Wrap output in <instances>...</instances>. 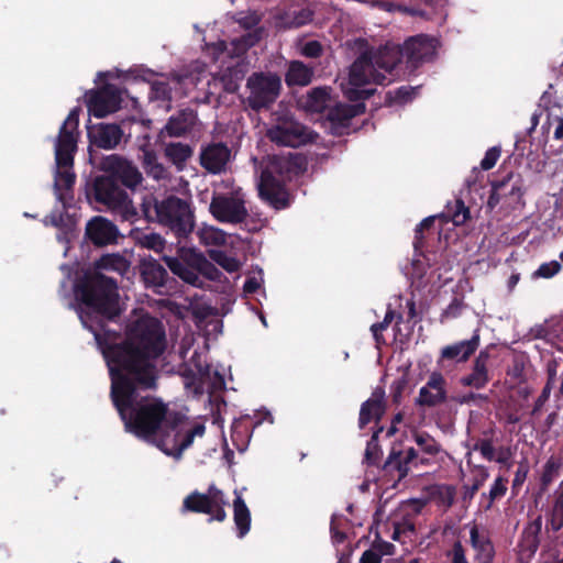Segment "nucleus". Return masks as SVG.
<instances>
[{
	"label": "nucleus",
	"mask_w": 563,
	"mask_h": 563,
	"mask_svg": "<svg viewBox=\"0 0 563 563\" xmlns=\"http://www.w3.org/2000/svg\"><path fill=\"white\" fill-rule=\"evenodd\" d=\"M165 349L164 325L151 316L137 319L121 343L108 342L113 406L126 431L155 445L159 444L176 413L170 412L159 398L141 396L139 390L157 388L159 372L154 362Z\"/></svg>",
	"instance_id": "f257e3e1"
},
{
	"label": "nucleus",
	"mask_w": 563,
	"mask_h": 563,
	"mask_svg": "<svg viewBox=\"0 0 563 563\" xmlns=\"http://www.w3.org/2000/svg\"><path fill=\"white\" fill-rule=\"evenodd\" d=\"M106 253L92 266L82 269L74 283V306L84 328L93 334L106 361Z\"/></svg>",
	"instance_id": "f03ea898"
},
{
	"label": "nucleus",
	"mask_w": 563,
	"mask_h": 563,
	"mask_svg": "<svg viewBox=\"0 0 563 563\" xmlns=\"http://www.w3.org/2000/svg\"><path fill=\"white\" fill-rule=\"evenodd\" d=\"M308 161L301 153L269 156L263 166L258 183V195L262 200L275 209L289 206V195L285 183L307 170Z\"/></svg>",
	"instance_id": "7ed1b4c3"
},
{
	"label": "nucleus",
	"mask_w": 563,
	"mask_h": 563,
	"mask_svg": "<svg viewBox=\"0 0 563 563\" xmlns=\"http://www.w3.org/2000/svg\"><path fill=\"white\" fill-rule=\"evenodd\" d=\"M141 180L142 174L131 161L118 154L108 155V210L124 220L132 219L135 209L129 194L120 186L134 190Z\"/></svg>",
	"instance_id": "20e7f679"
},
{
	"label": "nucleus",
	"mask_w": 563,
	"mask_h": 563,
	"mask_svg": "<svg viewBox=\"0 0 563 563\" xmlns=\"http://www.w3.org/2000/svg\"><path fill=\"white\" fill-rule=\"evenodd\" d=\"M332 91L328 86L313 87L297 99V106L311 114L327 111V120L331 123V128L336 134H342V130L350 126L354 117L365 112V104L340 102L332 96Z\"/></svg>",
	"instance_id": "39448f33"
},
{
	"label": "nucleus",
	"mask_w": 563,
	"mask_h": 563,
	"mask_svg": "<svg viewBox=\"0 0 563 563\" xmlns=\"http://www.w3.org/2000/svg\"><path fill=\"white\" fill-rule=\"evenodd\" d=\"M142 212L146 220L157 221L167 227L178 238L187 236L195 227L190 205L176 196H169L162 201L150 196L142 202Z\"/></svg>",
	"instance_id": "423d86ee"
},
{
	"label": "nucleus",
	"mask_w": 563,
	"mask_h": 563,
	"mask_svg": "<svg viewBox=\"0 0 563 563\" xmlns=\"http://www.w3.org/2000/svg\"><path fill=\"white\" fill-rule=\"evenodd\" d=\"M360 55L350 67L349 88L344 89V95L351 101H362L368 99L375 93L374 88H366L371 84L385 85L387 77L378 71L371 47L364 38H357L354 43Z\"/></svg>",
	"instance_id": "0eeeda50"
},
{
	"label": "nucleus",
	"mask_w": 563,
	"mask_h": 563,
	"mask_svg": "<svg viewBox=\"0 0 563 563\" xmlns=\"http://www.w3.org/2000/svg\"><path fill=\"white\" fill-rule=\"evenodd\" d=\"M87 135L89 162L99 174L91 173L87 178L85 196L91 206L95 203L106 206V156L101 152L106 150V122L92 124L89 121Z\"/></svg>",
	"instance_id": "6e6552de"
},
{
	"label": "nucleus",
	"mask_w": 563,
	"mask_h": 563,
	"mask_svg": "<svg viewBox=\"0 0 563 563\" xmlns=\"http://www.w3.org/2000/svg\"><path fill=\"white\" fill-rule=\"evenodd\" d=\"M163 260L174 275L195 287H203L200 275L213 282H221L224 277L223 273L209 262L203 254L192 250L184 252L181 258L164 256Z\"/></svg>",
	"instance_id": "1a4fd4ad"
},
{
	"label": "nucleus",
	"mask_w": 563,
	"mask_h": 563,
	"mask_svg": "<svg viewBox=\"0 0 563 563\" xmlns=\"http://www.w3.org/2000/svg\"><path fill=\"white\" fill-rule=\"evenodd\" d=\"M250 93L246 98L249 107L254 111L269 109L282 91V79L276 73H253L246 81Z\"/></svg>",
	"instance_id": "9d476101"
},
{
	"label": "nucleus",
	"mask_w": 563,
	"mask_h": 563,
	"mask_svg": "<svg viewBox=\"0 0 563 563\" xmlns=\"http://www.w3.org/2000/svg\"><path fill=\"white\" fill-rule=\"evenodd\" d=\"M266 135L271 142L290 147L313 143L319 136L318 133L289 117L278 118L276 123L267 130Z\"/></svg>",
	"instance_id": "9b49d317"
},
{
	"label": "nucleus",
	"mask_w": 563,
	"mask_h": 563,
	"mask_svg": "<svg viewBox=\"0 0 563 563\" xmlns=\"http://www.w3.org/2000/svg\"><path fill=\"white\" fill-rule=\"evenodd\" d=\"M205 430L202 423H197L191 429L185 430L181 417L176 413L157 446L167 455L179 459L183 452L192 444L195 437H202Z\"/></svg>",
	"instance_id": "f8f14e48"
},
{
	"label": "nucleus",
	"mask_w": 563,
	"mask_h": 563,
	"mask_svg": "<svg viewBox=\"0 0 563 563\" xmlns=\"http://www.w3.org/2000/svg\"><path fill=\"white\" fill-rule=\"evenodd\" d=\"M492 190L486 202V208L493 211L498 205L505 208H515L523 205V180L520 175L508 173L501 179L490 183Z\"/></svg>",
	"instance_id": "ddd939ff"
},
{
	"label": "nucleus",
	"mask_w": 563,
	"mask_h": 563,
	"mask_svg": "<svg viewBox=\"0 0 563 563\" xmlns=\"http://www.w3.org/2000/svg\"><path fill=\"white\" fill-rule=\"evenodd\" d=\"M222 490L211 485L206 494L194 492L183 503V512H202L210 515V520L223 521L227 518Z\"/></svg>",
	"instance_id": "4468645a"
},
{
	"label": "nucleus",
	"mask_w": 563,
	"mask_h": 563,
	"mask_svg": "<svg viewBox=\"0 0 563 563\" xmlns=\"http://www.w3.org/2000/svg\"><path fill=\"white\" fill-rule=\"evenodd\" d=\"M76 151L77 148L69 150L68 154L70 161H64V152L60 151L59 155V145H55L56 172L54 176V191L57 200L63 203L65 209L70 206V201L73 200L71 191L76 181V174L73 168Z\"/></svg>",
	"instance_id": "2eb2a0df"
},
{
	"label": "nucleus",
	"mask_w": 563,
	"mask_h": 563,
	"mask_svg": "<svg viewBox=\"0 0 563 563\" xmlns=\"http://www.w3.org/2000/svg\"><path fill=\"white\" fill-rule=\"evenodd\" d=\"M209 210L218 221L233 224L243 222L249 216L244 200L234 195H214Z\"/></svg>",
	"instance_id": "dca6fc26"
},
{
	"label": "nucleus",
	"mask_w": 563,
	"mask_h": 563,
	"mask_svg": "<svg viewBox=\"0 0 563 563\" xmlns=\"http://www.w3.org/2000/svg\"><path fill=\"white\" fill-rule=\"evenodd\" d=\"M400 46L407 68L411 70L423 63L431 62L435 55L434 40L424 34L411 36Z\"/></svg>",
	"instance_id": "f3484780"
},
{
	"label": "nucleus",
	"mask_w": 563,
	"mask_h": 563,
	"mask_svg": "<svg viewBox=\"0 0 563 563\" xmlns=\"http://www.w3.org/2000/svg\"><path fill=\"white\" fill-rule=\"evenodd\" d=\"M231 159V150L223 142H211L201 145L199 164L208 173L218 175L227 170Z\"/></svg>",
	"instance_id": "a211bd4d"
},
{
	"label": "nucleus",
	"mask_w": 563,
	"mask_h": 563,
	"mask_svg": "<svg viewBox=\"0 0 563 563\" xmlns=\"http://www.w3.org/2000/svg\"><path fill=\"white\" fill-rule=\"evenodd\" d=\"M197 123V112L191 108H184L167 120L158 133V140L186 136L195 130Z\"/></svg>",
	"instance_id": "6ab92c4d"
},
{
	"label": "nucleus",
	"mask_w": 563,
	"mask_h": 563,
	"mask_svg": "<svg viewBox=\"0 0 563 563\" xmlns=\"http://www.w3.org/2000/svg\"><path fill=\"white\" fill-rule=\"evenodd\" d=\"M448 400L446 380L439 372H433L427 384L420 388L416 405L419 407L433 408Z\"/></svg>",
	"instance_id": "aec40b11"
},
{
	"label": "nucleus",
	"mask_w": 563,
	"mask_h": 563,
	"mask_svg": "<svg viewBox=\"0 0 563 563\" xmlns=\"http://www.w3.org/2000/svg\"><path fill=\"white\" fill-rule=\"evenodd\" d=\"M130 77L131 71H121L115 69L114 74V71L108 70V114L117 112L121 109L136 107V99L131 97L125 88L109 82V80L113 78H123V80H128Z\"/></svg>",
	"instance_id": "412c9836"
},
{
	"label": "nucleus",
	"mask_w": 563,
	"mask_h": 563,
	"mask_svg": "<svg viewBox=\"0 0 563 563\" xmlns=\"http://www.w3.org/2000/svg\"><path fill=\"white\" fill-rule=\"evenodd\" d=\"M80 108H74L62 124L55 145H59V152H64L63 159L70 161L69 150L77 148L78 142V124Z\"/></svg>",
	"instance_id": "4be33fe9"
},
{
	"label": "nucleus",
	"mask_w": 563,
	"mask_h": 563,
	"mask_svg": "<svg viewBox=\"0 0 563 563\" xmlns=\"http://www.w3.org/2000/svg\"><path fill=\"white\" fill-rule=\"evenodd\" d=\"M541 529L542 520L540 516L529 522L523 529L518 543V560L520 563H529L537 552L540 544Z\"/></svg>",
	"instance_id": "5701e85b"
},
{
	"label": "nucleus",
	"mask_w": 563,
	"mask_h": 563,
	"mask_svg": "<svg viewBox=\"0 0 563 563\" xmlns=\"http://www.w3.org/2000/svg\"><path fill=\"white\" fill-rule=\"evenodd\" d=\"M386 410L385 405V390L382 387H376L369 399L364 401L361 406L358 427L363 429L372 420L379 421Z\"/></svg>",
	"instance_id": "b1692460"
},
{
	"label": "nucleus",
	"mask_w": 563,
	"mask_h": 563,
	"mask_svg": "<svg viewBox=\"0 0 563 563\" xmlns=\"http://www.w3.org/2000/svg\"><path fill=\"white\" fill-rule=\"evenodd\" d=\"M141 276L146 287L168 288L175 282L166 268L156 260H145L141 264Z\"/></svg>",
	"instance_id": "393cba45"
},
{
	"label": "nucleus",
	"mask_w": 563,
	"mask_h": 563,
	"mask_svg": "<svg viewBox=\"0 0 563 563\" xmlns=\"http://www.w3.org/2000/svg\"><path fill=\"white\" fill-rule=\"evenodd\" d=\"M489 358L490 355L487 350L481 351L473 362L472 372L461 378V384L476 389L484 388L489 382Z\"/></svg>",
	"instance_id": "a878e982"
},
{
	"label": "nucleus",
	"mask_w": 563,
	"mask_h": 563,
	"mask_svg": "<svg viewBox=\"0 0 563 563\" xmlns=\"http://www.w3.org/2000/svg\"><path fill=\"white\" fill-rule=\"evenodd\" d=\"M98 87L85 95V101L90 115L98 119L106 118V71L97 74Z\"/></svg>",
	"instance_id": "bb28decb"
},
{
	"label": "nucleus",
	"mask_w": 563,
	"mask_h": 563,
	"mask_svg": "<svg viewBox=\"0 0 563 563\" xmlns=\"http://www.w3.org/2000/svg\"><path fill=\"white\" fill-rule=\"evenodd\" d=\"M158 141L163 147L166 159L170 162L177 170H183L187 162L194 155V147L183 142H166L165 139Z\"/></svg>",
	"instance_id": "cd10ccee"
},
{
	"label": "nucleus",
	"mask_w": 563,
	"mask_h": 563,
	"mask_svg": "<svg viewBox=\"0 0 563 563\" xmlns=\"http://www.w3.org/2000/svg\"><path fill=\"white\" fill-rule=\"evenodd\" d=\"M479 345V335L477 332L470 340L456 342L451 345H446L441 350V358L466 362L472 354L477 350Z\"/></svg>",
	"instance_id": "c85d7f7f"
},
{
	"label": "nucleus",
	"mask_w": 563,
	"mask_h": 563,
	"mask_svg": "<svg viewBox=\"0 0 563 563\" xmlns=\"http://www.w3.org/2000/svg\"><path fill=\"white\" fill-rule=\"evenodd\" d=\"M312 18V10L292 7L276 16V25L283 30L298 29L311 22Z\"/></svg>",
	"instance_id": "c756f323"
},
{
	"label": "nucleus",
	"mask_w": 563,
	"mask_h": 563,
	"mask_svg": "<svg viewBox=\"0 0 563 563\" xmlns=\"http://www.w3.org/2000/svg\"><path fill=\"white\" fill-rule=\"evenodd\" d=\"M371 56L377 67L387 73H391V70L400 63L402 58L401 46L397 44L387 43L386 45L373 49L371 47Z\"/></svg>",
	"instance_id": "7c9ffc66"
},
{
	"label": "nucleus",
	"mask_w": 563,
	"mask_h": 563,
	"mask_svg": "<svg viewBox=\"0 0 563 563\" xmlns=\"http://www.w3.org/2000/svg\"><path fill=\"white\" fill-rule=\"evenodd\" d=\"M470 542L476 551V561L478 563H493L495 556L494 545L486 533H481L476 525L470 530Z\"/></svg>",
	"instance_id": "2f4dec72"
},
{
	"label": "nucleus",
	"mask_w": 563,
	"mask_h": 563,
	"mask_svg": "<svg viewBox=\"0 0 563 563\" xmlns=\"http://www.w3.org/2000/svg\"><path fill=\"white\" fill-rule=\"evenodd\" d=\"M313 74V67L306 65L301 60H291L285 74V82L288 87H305L311 84Z\"/></svg>",
	"instance_id": "473e14b6"
},
{
	"label": "nucleus",
	"mask_w": 563,
	"mask_h": 563,
	"mask_svg": "<svg viewBox=\"0 0 563 563\" xmlns=\"http://www.w3.org/2000/svg\"><path fill=\"white\" fill-rule=\"evenodd\" d=\"M43 222L45 225H52L60 231L57 236L60 241H69L76 227V221L73 216L68 214L67 212L57 210H54L48 216H46Z\"/></svg>",
	"instance_id": "72a5a7b5"
},
{
	"label": "nucleus",
	"mask_w": 563,
	"mask_h": 563,
	"mask_svg": "<svg viewBox=\"0 0 563 563\" xmlns=\"http://www.w3.org/2000/svg\"><path fill=\"white\" fill-rule=\"evenodd\" d=\"M133 123L135 118L132 115L122 119L119 123H108V150L117 147L122 141L129 142Z\"/></svg>",
	"instance_id": "f704fd0d"
},
{
	"label": "nucleus",
	"mask_w": 563,
	"mask_h": 563,
	"mask_svg": "<svg viewBox=\"0 0 563 563\" xmlns=\"http://www.w3.org/2000/svg\"><path fill=\"white\" fill-rule=\"evenodd\" d=\"M196 371L191 368H186L183 372V376L185 377V386L186 388L192 389L196 395H201L205 391V384L207 380L211 379L210 377V367L209 365L196 364Z\"/></svg>",
	"instance_id": "c9c22d12"
},
{
	"label": "nucleus",
	"mask_w": 563,
	"mask_h": 563,
	"mask_svg": "<svg viewBox=\"0 0 563 563\" xmlns=\"http://www.w3.org/2000/svg\"><path fill=\"white\" fill-rule=\"evenodd\" d=\"M247 73V64L239 60L235 65L227 67L221 75L223 89L229 93H234L240 87V82Z\"/></svg>",
	"instance_id": "e433bc0d"
},
{
	"label": "nucleus",
	"mask_w": 563,
	"mask_h": 563,
	"mask_svg": "<svg viewBox=\"0 0 563 563\" xmlns=\"http://www.w3.org/2000/svg\"><path fill=\"white\" fill-rule=\"evenodd\" d=\"M263 37V30L256 29L252 32H246L240 37H236L230 42L229 57H240L246 51L257 44Z\"/></svg>",
	"instance_id": "4c0bfd02"
},
{
	"label": "nucleus",
	"mask_w": 563,
	"mask_h": 563,
	"mask_svg": "<svg viewBox=\"0 0 563 563\" xmlns=\"http://www.w3.org/2000/svg\"><path fill=\"white\" fill-rule=\"evenodd\" d=\"M85 239L97 247L106 246V217L96 216L88 221Z\"/></svg>",
	"instance_id": "58836bf2"
},
{
	"label": "nucleus",
	"mask_w": 563,
	"mask_h": 563,
	"mask_svg": "<svg viewBox=\"0 0 563 563\" xmlns=\"http://www.w3.org/2000/svg\"><path fill=\"white\" fill-rule=\"evenodd\" d=\"M233 511L238 534L240 538H243L250 531L251 512L243 498L239 495H236L233 501Z\"/></svg>",
	"instance_id": "ea45409f"
},
{
	"label": "nucleus",
	"mask_w": 563,
	"mask_h": 563,
	"mask_svg": "<svg viewBox=\"0 0 563 563\" xmlns=\"http://www.w3.org/2000/svg\"><path fill=\"white\" fill-rule=\"evenodd\" d=\"M125 309V302L118 292V283L108 276V321L119 317Z\"/></svg>",
	"instance_id": "a19ab883"
},
{
	"label": "nucleus",
	"mask_w": 563,
	"mask_h": 563,
	"mask_svg": "<svg viewBox=\"0 0 563 563\" xmlns=\"http://www.w3.org/2000/svg\"><path fill=\"white\" fill-rule=\"evenodd\" d=\"M143 168L145 173L156 180L166 179L168 177L167 168L158 162L154 151H145L143 155Z\"/></svg>",
	"instance_id": "79ce46f5"
},
{
	"label": "nucleus",
	"mask_w": 563,
	"mask_h": 563,
	"mask_svg": "<svg viewBox=\"0 0 563 563\" xmlns=\"http://www.w3.org/2000/svg\"><path fill=\"white\" fill-rule=\"evenodd\" d=\"M455 225H462L470 219V209L462 199H455L453 203L446 205V211L443 214Z\"/></svg>",
	"instance_id": "37998d69"
},
{
	"label": "nucleus",
	"mask_w": 563,
	"mask_h": 563,
	"mask_svg": "<svg viewBox=\"0 0 563 563\" xmlns=\"http://www.w3.org/2000/svg\"><path fill=\"white\" fill-rule=\"evenodd\" d=\"M234 21L240 24L247 32L255 31L256 29H261L264 31V27L260 26V23L263 19V14L257 11H241L235 13L233 16Z\"/></svg>",
	"instance_id": "c03bdc74"
},
{
	"label": "nucleus",
	"mask_w": 563,
	"mask_h": 563,
	"mask_svg": "<svg viewBox=\"0 0 563 563\" xmlns=\"http://www.w3.org/2000/svg\"><path fill=\"white\" fill-rule=\"evenodd\" d=\"M151 101H162L166 102L165 109L170 110V101H172V88L167 81H153L151 84V91L148 96Z\"/></svg>",
	"instance_id": "a18cd8bd"
},
{
	"label": "nucleus",
	"mask_w": 563,
	"mask_h": 563,
	"mask_svg": "<svg viewBox=\"0 0 563 563\" xmlns=\"http://www.w3.org/2000/svg\"><path fill=\"white\" fill-rule=\"evenodd\" d=\"M409 464L407 461L401 459V452L393 449L385 461L383 468L385 471H390L393 468L397 470L399 473V481L405 478L409 472Z\"/></svg>",
	"instance_id": "49530a36"
},
{
	"label": "nucleus",
	"mask_w": 563,
	"mask_h": 563,
	"mask_svg": "<svg viewBox=\"0 0 563 563\" xmlns=\"http://www.w3.org/2000/svg\"><path fill=\"white\" fill-rule=\"evenodd\" d=\"M108 271L117 272L120 276L129 278V275L132 273L131 263L123 255L108 253Z\"/></svg>",
	"instance_id": "de8ad7c7"
},
{
	"label": "nucleus",
	"mask_w": 563,
	"mask_h": 563,
	"mask_svg": "<svg viewBox=\"0 0 563 563\" xmlns=\"http://www.w3.org/2000/svg\"><path fill=\"white\" fill-rule=\"evenodd\" d=\"M209 255L212 261H214L218 265H220L223 269H225L229 273H234L240 269V262L236 258L229 256L223 251L212 250L210 251Z\"/></svg>",
	"instance_id": "09e8293b"
},
{
	"label": "nucleus",
	"mask_w": 563,
	"mask_h": 563,
	"mask_svg": "<svg viewBox=\"0 0 563 563\" xmlns=\"http://www.w3.org/2000/svg\"><path fill=\"white\" fill-rule=\"evenodd\" d=\"M549 525L552 530L558 531L563 527V489L555 494V501L551 511Z\"/></svg>",
	"instance_id": "8fccbe9b"
},
{
	"label": "nucleus",
	"mask_w": 563,
	"mask_h": 563,
	"mask_svg": "<svg viewBox=\"0 0 563 563\" xmlns=\"http://www.w3.org/2000/svg\"><path fill=\"white\" fill-rule=\"evenodd\" d=\"M554 376H555V371L554 369L553 371L549 369L548 382L544 385L541 394L539 395V397L537 398V400L534 402V406H533L532 411H531L532 416L539 415L540 411L542 410L544 404L549 400L550 395H551V390H552V383H553Z\"/></svg>",
	"instance_id": "3c124183"
},
{
	"label": "nucleus",
	"mask_w": 563,
	"mask_h": 563,
	"mask_svg": "<svg viewBox=\"0 0 563 563\" xmlns=\"http://www.w3.org/2000/svg\"><path fill=\"white\" fill-rule=\"evenodd\" d=\"M380 455L382 449L377 441V432H374L371 440L367 442L364 462L368 465H376L380 459Z\"/></svg>",
	"instance_id": "603ef678"
},
{
	"label": "nucleus",
	"mask_w": 563,
	"mask_h": 563,
	"mask_svg": "<svg viewBox=\"0 0 563 563\" xmlns=\"http://www.w3.org/2000/svg\"><path fill=\"white\" fill-rule=\"evenodd\" d=\"M488 477V472L484 466L477 468V474L472 486L464 487L463 500H471Z\"/></svg>",
	"instance_id": "864d4df0"
},
{
	"label": "nucleus",
	"mask_w": 563,
	"mask_h": 563,
	"mask_svg": "<svg viewBox=\"0 0 563 563\" xmlns=\"http://www.w3.org/2000/svg\"><path fill=\"white\" fill-rule=\"evenodd\" d=\"M415 441L423 452L430 455H435L440 451V445L438 442L428 433H416Z\"/></svg>",
	"instance_id": "5fc2aeb1"
},
{
	"label": "nucleus",
	"mask_w": 563,
	"mask_h": 563,
	"mask_svg": "<svg viewBox=\"0 0 563 563\" xmlns=\"http://www.w3.org/2000/svg\"><path fill=\"white\" fill-rule=\"evenodd\" d=\"M395 313L393 310H388L384 317L382 322L374 323L371 327V331L373 333L374 340L377 345L385 343L384 336L382 332L386 330L391 321L394 320Z\"/></svg>",
	"instance_id": "6e6d98bb"
},
{
	"label": "nucleus",
	"mask_w": 563,
	"mask_h": 563,
	"mask_svg": "<svg viewBox=\"0 0 563 563\" xmlns=\"http://www.w3.org/2000/svg\"><path fill=\"white\" fill-rule=\"evenodd\" d=\"M415 93L416 88L404 86L396 89L395 91H388L386 93V102L389 104L393 102H407L412 99Z\"/></svg>",
	"instance_id": "4d7b16f0"
},
{
	"label": "nucleus",
	"mask_w": 563,
	"mask_h": 563,
	"mask_svg": "<svg viewBox=\"0 0 563 563\" xmlns=\"http://www.w3.org/2000/svg\"><path fill=\"white\" fill-rule=\"evenodd\" d=\"M561 269V264L558 261H551L549 263H543L540 267L533 273V277L536 278H551L555 274H558Z\"/></svg>",
	"instance_id": "13d9d810"
},
{
	"label": "nucleus",
	"mask_w": 563,
	"mask_h": 563,
	"mask_svg": "<svg viewBox=\"0 0 563 563\" xmlns=\"http://www.w3.org/2000/svg\"><path fill=\"white\" fill-rule=\"evenodd\" d=\"M323 53V46L319 41H309L301 46V54L309 58H318Z\"/></svg>",
	"instance_id": "bf43d9fd"
},
{
	"label": "nucleus",
	"mask_w": 563,
	"mask_h": 563,
	"mask_svg": "<svg viewBox=\"0 0 563 563\" xmlns=\"http://www.w3.org/2000/svg\"><path fill=\"white\" fill-rule=\"evenodd\" d=\"M500 147L494 146L490 147L486 153L484 158L481 162V167L483 170H489L492 169L495 164L497 163L499 156H500Z\"/></svg>",
	"instance_id": "052dcab7"
},
{
	"label": "nucleus",
	"mask_w": 563,
	"mask_h": 563,
	"mask_svg": "<svg viewBox=\"0 0 563 563\" xmlns=\"http://www.w3.org/2000/svg\"><path fill=\"white\" fill-rule=\"evenodd\" d=\"M434 219L435 217H428L426 219H423L416 228V235H415V242H413V246L416 250L420 249L422 246V231L423 230H428L432 227V224L434 223Z\"/></svg>",
	"instance_id": "680f3d73"
},
{
	"label": "nucleus",
	"mask_w": 563,
	"mask_h": 563,
	"mask_svg": "<svg viewBox=\"0 0 563 563\" xmlns=\"http://www.w3.org/2000/svg\"><path fill=\"white\" fill-rule=\"evenodd\" d=\"M541 563H563V544H558L544 553Z\"/></svg>",
	"instance_id": "e2e57ef3"
},
{
	"label": "nucleus",
	"mask_w": 563,
	"mask_h": 563,
	"mask_svg": "<svg viewBox=\"0 0 563 563\" xmlns=\"http://www.w3.org/2000/svg\"><path fill=\"white\" fill-rule=\"evenodd\" d=\"M558 471L556 462L551 457L543 467V473L541 476L542 486H548L552 481Z\"/></svg>",
	"instance_id": "0e129e2a"
},
{
	"label": "nucleus",
	"mask_w": 563,
	"mask_h": 563,
	"mask_svg": "<svg viewBox=\"0 0 563 563\" xmlns=\"http://www.w3.org/2000/svg\"><path fill=\"white\" fill-rule=\"evenodd\" d=\"M474 450L476 451H479L481 454L488 461H493L494 460V453H495V450H494V446L492 444V441L490 440H487V439H482L479 440L475 445H474Z\"/></svg>",
	"instance_id": "69168bd1"
},
{
	"label": "nucleus",
	"mask_w": 563,
	"mask_h": 563,
	"mask_svg": "<svg viewBox=\"0 0 563 563\" xmlns=\"http://www.w3.org/2000/svg\"><path fill=\"white\" fill-rule=\"evenodd\" d=\"M505 479L503 477H498L493 487L490 488V492H489V504L487 506V508H489L493 504V501L501 496L505 495L506 493V486H505Z\"/></svg>",
	"instance_id": "338daca9"
},
{
	"label": "nucleus",
	"mask_w": 563,
	"mask_h": 563,
	"mask_svg": "<svg viewBox=\"0 0 563 563\" xmlns=\"http://www.w3.org/2000/svg\"><path fill=\"white\" fill-rule=\"evenodd\" d=\"M441 503L445 505V507L450 508L454 504L455 499V488L453 486H443L439 492Z\"/></svg>",
	"instance_id": "774afa93"
}]
</instances>
